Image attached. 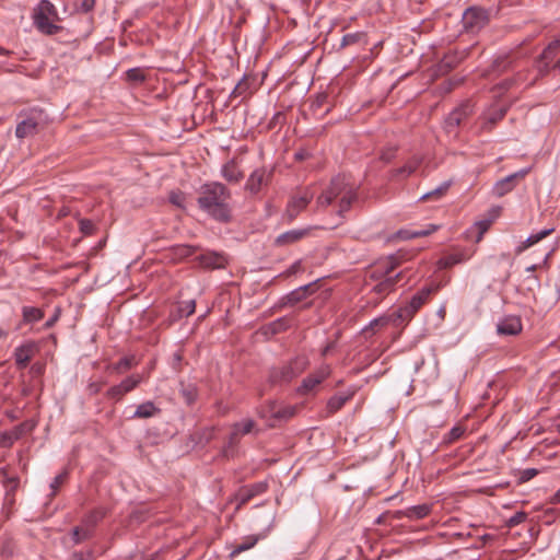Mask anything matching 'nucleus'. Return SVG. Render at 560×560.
Segmentation results:
<instances>
[{"mask_svg": "<svg viewBox=\"0 0 560 560\" xmlns=\"http://www.w3.org/2000/svg\"><path fill=\"white\" fill-rule=\"evenodd\" d=\"M231 191L219 182H210L200 186L197 205L212 219L226 223L231 220L229 200Z\"/></svg>", "mask_w": 560, "mask_h": 560, "instance_id": "1", "label": "nucleus"}, {"mask_svg": "<svg viewBox=\"0 0 560 560\" xmlns=\"http://www.w3.org/2000/svg\"><path fill=\"white\" fill-rule=\"evenodd\" d=\"M400 255H392L371 271V278L380 280L374 287L377 293H385L393 290L394 285L401 278L402 272L392 276V272L400 265Z\"/></svg>", "mask_w": 560, "mask_h": 560, "instance_id": "2", "label": "nucleus"}, {"mask_svg": "<svg viewBox=\"0 0 560 560\" xmlns=\"http://www.w3.org/2000/svg\"><path fill=\"white\" fill-rule=\"evenodd\" d=\"M58 19L57 9L49 0H40L34 9L33 23L45 35H55L62 30L55 23Z\"/></svg>", "mask_w": 560, "mask_h": 560, "instance_id": "3", "label": "nucleus"}, {"mask_svg": "<svg viewBox=\"0 0 560 560\" xmlns=\"http://www.w3.org/2000/svg\"><path fill=\"white\" fill-rule=\"evenodd\" d=\"M537 77H545L551 71L560 72V35L553 38L536 58Z\"/></svg>", "mask_w": 560, "mask_h": 560, "instance_id": "4", "label": "nucleus"}, {"mask_svg": "<svg viewBox=\"0 0 560 560\" xmlns=\"http://www.w3.org/2000/svg\"><path fill=\"white\" fill-rule=\"evenodd\" d=\"M46 122V115L43 109L32 108L19 121L15 128V136L24 139L36 135Z\"/></svg>", "mask_w": 560, "mask_h": 560, "instance_id": "5", "label": "nucleus"}, {"mask_svg": "<svg viewBox=\"0 0 560 560\" xmlns=\"http://www.w3.org/2000/svg\"><path fill=\"white\" fill-rule=\"evenodd\" d=\"M488 12L478 7H470L466 9L462 19L464 28L470 33L479 32L488 24Z\"/></svg>", "mask_w": 560, "mask_h": 560, "instance_id": "6", "label": "nucleus"}, {"mask_svg": "<svg viewBox=\"0 0 560 560\" xmlns=\"http://www.w3.org/2000/svg\"><path fill=\"white\" fill-rule=\"evenodd\" d=\"M301 371L302 368L298 366V360L291 361L281 366L272 368L269 372V383L272 385L288 384L295 378Z\"/></svg>", "mask_w": 560, "mask_h": 560, "instance_id": "7", "label": "nucleus"}, {"mask_svg": "<svg viewBox=\"0 0 560 560\" xmlns=\"http://www.w3.org/2000/svg\"><path fill=\"white\" fill-rule=\"evenodd\" d=\"M472 105L470 102H464L454 108L444 120V129L450 135H456L457 128L472 114Z\"/></svg>", "mask_w": 560, "mask_h": 560, "instance_id": "8", "label": "nucleus"}, {"mask_svg": "<svg viewBox=\"0 0 560 560\" xmlns=\"http://www.w3.org/2000/svg\"><path fill=\"white\" fill-rule=\"evenodd\" d=\"M273 175V168H267L265 166L254 170L247 178L245 189L250 194H258L264 187H267Z\"/></svg>", "mask_w": 560, "mask_h": 560, "instance_id": "9", "label": "nucleus"}, {"mask_svg": "<svg viewBox=\"0 0 560 560\" xmlns=\"http://www.w3.org/2000/svg\"><path fill=\"white\" fill-rule=\"evenodd\" d=\"M268 490L267 481H258L255 483L246 485L241 487L235 493L236 510H240L243 505L248 503L252 499L257 495L265 493Z\"/></svg>", "mask_w": 560, "mask_h": 560, "instance_id": "10", "label": "nucleus"}, {"mask_svg": "<svg viewBox=\"0 0 560 560\" xmlns=\"http://www.w3.org/2000/svg\"><path fill=\"white\" fill-rule=\"evenodd\" d=\"M34 428L35 423L33 421H23L22 423L15 425L12 430L0 434V446L5 448L11 447L15 441L32 432Z\"/></svg>", "mask_w": 560, "mask_h": 560, "instance_id": "11", "label": "nucleus"}, {"mask_svg": "<svg viewBox=\"0 0 560 560\" xmlns=\"http://www.w3.org/2000/svg\"><path fill=\"white\" fill-rule=\"evenodd\" d=\"M313 194L305 191L302 196H293L287 206L283 218L290 223L307 207Z\"/></svg>", "mask_w": 560, "mask_h": 560, "instance_id": "12", "label": "nucleus"}, {"mask_svg": "<svg viewBox=\"0 0 560 560\" xmlns=\"http://www.w3.org/2000/svg\"><path fill=\"white\" fill-rule=\"evenodd\" d=\"M528 172L529 168H523L516 173H513L500 179L493 186V194L497 197H503L508 192L512 191L516 185V182L523 179L528 174Z\"/></svg>", "mask_w": 560, "mask_h": 560, "instance_id": "13", "label": "nucleus"}, {"mask_svg": "<svg viewBox=\"0 0 560 560\" xmlns=\"http://www.w3.org/2000/svg\"><path fill=\"white\" fill-rule=\"evenodd\" d=\"M521 317H503L497 324L499 336H516L522 331Z\"/></svg>", "mask_w": 560, "mask_h": 560, "instance_id": "14", "label": "nucleus"}, {"mask_svg": "<svg viewBox=\"0 0 560 560\" xmlns=\"http://www.w3.org/2000/svg\"><path fill=\"white\" fill-rule=\"evenodd\" d=\"M329 375V369L322 368L316 373L305 377L299 387L300 394H308Z\"/></svg>", "mask_w": 560, "mask_h": 560, "instance_id": "15", "label": "nucleus"}, {"mask_svg": "<svg viewBox=\"0 0 560 560\" xmlns=\"http://www.w3.org/2000/svg\"><path fill=\"white\" fill-rule=\"evenodd\" d=\"M36 347L33 342L24 343L14 351V359L18 369H25L35 353Z\"/></svg>", "mask_w": 560, "mask_h": 560, "instance_id": "16", "label": "nucleus"}, {"mask_svg": "<svg viewBox=\"0 0 560 560\" xmlns=\"http://www.w3.org/2000/svg\"><path fill=\"white\" fill-rule=\"evenodd\" d=\"M465 58V52H448L446 54L442 60L438 63V72L440 74H446L455 67H457L462 60Z\"/></svg>", "mask_w": 560, "mask_h": 560, "instance_id": "17", "label": "nucleus"}, {"mask_svg": "<svg viewBox=\"0 0 560 560\" xmlns=\"http://www.w3.org/2000/svg\"><path fill=\"white\" fill-rule=\"evenodd\" d=\"M198 259L200 265L205 268L219 269L224 268L226 265V258L222 254L215 252L201 254Z\"/></svg>", "mask_w": 560, "mask_h": 560, "instance_id": "18", "label": "nucleus"}, {"mask_svg": "<svg viewBox=\"0 0 560 560\" xmlns=\"http://www.w3.org/2000/svg\"><path fill=\"white\" fill-rule=\"evenodd\" d=\"M308 234L307 229L290 230L277 236L275 244L277 246H287L294 244Z\"/></svg>", "mask_w": 560, "mask_h": 560, "instance_id": "19", "label": "nucleus"}, {"mask_svg": "<svg viewBox=\"0 0 560 560\" xmlns=\"http://www.w3.org/2000/svg\"><path fill=\"white\" fill-rule=\"evenodd\" d=\"M222 177L229 182L236 184L243 178V172L240 170L237 162L232 159L228 161L221 168Z\"/></svg>", "mask_w": 560, "mask_h": 560, "instance_id": "20", "label": "nucleus"}, {"mask_svg": "<svg viewBox=\"0 0 560 560\" xmlns=\"http://www.w3.org/2000/svg\"><path fill=\"white\" fill-rule=\"evenodd\" d=\"M353 185L349 183L345 175H338L331 179L327 190L334 198H337L341 197L348 189H351Z\"/></svg>", "mask_w": 560, "mask_h": 560, "instance_id": "21", "label": "nucleus"}, {"mask_svg": "<svg viewBox=\"0 0 560 560\" xmlns=\"http://www.w3.org/2000/svg\"><path fill=\"white\" fill-rule=\"evenodd\" d=\"M432 287L423 288L416 293L408 303V314H413L420 310V307L428 301L430 294L434 291Z\"/></svg>", "mask_w": 560, "mask_h": 560, "instance_id": "22", "label": "nucleus"}, {"mask_svg": "<svg viewBox=\"0 0 560 560\" xmlns=\"http://www.w3.org/2000/svg\"><path fill=\"white\" fill-rule=\"evenodd\" d=\"M290 326L289 317H278L272 323L262 326L259 330L260 334L266 337L275 336L281 331H284Z\"/></svg>", "mask_w": 560, "mask_h": 560, "instance_id": "23", "label": "nucleus"}, {"mask_svg": "<svg viewBox=\"0 0 560 560\" xmlns=\"http://www.w3.org/2000/svg\"><path fill=\"white\" fill-rule=\"evenodd\" d=\"M316 282L308 283L305 285H302L295 290H293L288 296H287V304L295 305L300 303L303 299H305L308 294H312L315 292Z\"/></svg>", "mask_w": 560, "mask_h": 560, "instance_id": "24", "label": "nucleus"}, {"mask_svg": "<svg viewBox=\"0 0 560 560\" xmlns=\"http://www.w3.org/2000/svg\"><path fill=\"white\" fill-rule=\"evenodd\" d=\"M262 538H265L264 535L246 536L241 544L233 546V548L230 552V558L233 559L236 556H238L240 553L252 549Z\"/></svg>", "mask_w": 560, "mask_h": 560, "instance_id": "25", "label": "nucleus"}, {"mask_svg": "<svg viewBox=\"0 0 560 560\" xmlns=\"http://www.w3.org/2000/svg\"><path fill=\"white\" fill-rule=\"evenodd\" d=\"M358 199V189L353 186L351 189H348L346 194H343L340 197L338 214L340 217H345V213L350 210L352 205L357 202Z\"/></svg>", "mask_w": 560, "mask_h": 560, "instance_id": "26", "label": "nucleus"}, {"mask_svg": "<svg viewBox=\"0 0 560 560\" xmlns=\"http://www.w3.org/2000/svg\"><path fill=\"white\" fill-rule=\"evenodd\" d=\"M352 396L353 392L349 394H336L330 397L326 406L328 413L332 415L339 411L345 406V404L352 398Z\"/></svg>", "mask_w": 560, "mask_h": 560, "instance_id": "27", "label": "nucleus"}, {"mask_svg": "<svg viewBox=\"0 0 560 560\" xmlns=\"http://www.w3.org/2000/svg\"><path fill=\"white\" fill-rule=\"evenodd\" d=\"M161 412L153 401H145L139 405L133 413V418L148 419L152 418Z\"/></svg>", "mask_w": 560, "mask_h": 560, "instance_id": "28", "label": "nucleus"}, {"mask_svg": "<svg viewBox=\"0 0 560 560\" xmlns=\"http://www.w3.org/2000/svg\"><path fill=\"white\" fill-rule=\"evenodd\" d=\"M553 232V229H546V230H542L538 233H535V234H532L529 235L517 248H516V253L517 254H521L522 252H524L525 249H527L528 247L535 245L536 243H538L539 241H541L542 238H545L546 236H548L549 234H551Z\"/></svg>", "mask_w": 560, "mask_h": 560, "instance_id": "29", "label": "nucleus"}, {"mask_svg": "<svg viewBox=\"0 0 560 560\" xmlns=\"http://www.w3.org/2000/svg\"><path fill=\"white\" fill-rule=\"evenodd\" d=\"M179 393L188 406L192 405L198 398V388L191 383L185 384L182 382Z\"/></svg>", "mask_w": 560, "mask_h": 560, "instance_id": "30", "label": "nucleus"}, {"mask_svg": "<svg viewBox=\"0 0 560 560\" xmlns=\"http://www.w3.org/2000/svg\"><path fill=\"white\" fill-rule=\"evenodd\" d=\"M241 427L232 425V431L228 438L226 445L224 446L225 456L232 455L241 441Z\"/></svg>", "mask_w": 560, "mask_h": 560, "instance_id": "31", "label": "nucleus"}, {"mask_svg": "<svg viewBox=\"0 0 560 560\" xmlns=\"http://www.w3.org/2000/svg\"><path fill=\"white\" fill-rule=\"evenodd\" d=\"M107 514V510L103 506L92 510L83 520V524L86 527H91L94 530L96 524L102 521Z\"/></svg>", "mask_w": 560, "mask_h": 560, "instance_id": "32", "label": "nucleus"}, {"mask_svg": "<svg viewBox=\"0 0 560 560\" xmlns=\"http://www.w3.org/2000/svg\"><path fill=\"white\" fill-rule=\"evenodd\" d=\"M94 532L91 527L75 526L71 532V538L74 545L81 544L93 536Z\"/></svg>", "mask_w": 560, "mask_h": 560, "instance_id": "33", "label": "nucleus"}, {"mask_svg": "<svg viewBox=\"0 0 560 560\" xmlns=\"http://www.w3.org/2000/svg\"><path fill=\"white\" fill-rule=\"evenodd\" d=\"M389 317H374V319L361 330L365 338L372 337L377 330L382 329L388 324Z\"/></svg>", "mask_w": 560, "mask_h": 560, "instance_id": "34", "label": "nucleus"}, {"mask_svg": "<svg viewBox=\"0 0 560 560\" xmlns=\"http://www.w3.org/2000/svg\"><path fill=\"white\" fill-rule=\"evenodd\" d=\"M431 512V505L419 504L407 509L406 517L410 520H422Z\"/></svg>", "mask_w": 560, "mask_h": 560, "instance_id": "35", "label": "nucleus"}, {"mask_svg": "<svg viewBox=\"0 0 560 560\" xmlns=\"http://www.w3.org/2000/svg\"><path fill=\"white\" fill-rule=\"evenodd\" d=\"M422 159L419 156L411 158L404 166L395 170V176H409L420 166Z\"/></svg>", "mask_w": 560, "mask_h": 560, "instance_id": "36", "label": "nucleus"}, {"mask_svg": "<svg viewBox=\"0 0 560 560\" xmlns=\"http://www.w3.org/2000/svg\"><path fill=\"white\" fill-rule=\"evenodd\" d=\"M138 364V361L133 354L127 355L121 358L119 361H117L113 369L117 373H124L129 371L131 368L136 366Z\"/></svg>", "mask_w": 560, "mask_h": 560, "instance_id": "37", "label": "nucleus"}, {"mask_svg": "<svg viewBox=\"0 0 560 560\" xmlns=\"http://www.w3.org/2000/svg\"><path fill=\"white\" fill-rule=\"evenodd\" d=\"M451 182H444L435 189L428 191L420 197V200H432L442 198L448 190Z\"/></svg>", "mask_w": 560, "mask_h": 560, "instance_id": "38", "label": "nucleus"}, {"mask_svg": "<svg viewBox=\"0 0 560 560\" xmlns=\"http://www.w3.org/2000/svg\"><path fill=\"white\" fill-rule=\"evenodd\" d=\"M364 38H365V34L362 32L346 34L341 38L340 49L351 46V45L363 43Z\"/></svg>", "mask_w": 560, "mask_h": 560, "instance_id": "39", "label": "nucleus"}, {"mask_svg": "<svg viewBox=\"0 0 560 560\" xmlns=\"http://www.w3.org/2000/svg\"><path fill=\"white\" fill-rule=\"evenodd\" d=\"M466 429L463 427V425H455L453 427L450 432H447L444 438H443V444H452L456 441H458L459 439H462V436L464 435Z\"/></svg>", "mask_w": 560, "mask_h": 560, "instance_id": "40", "label": "nucleus"}, {"mask_svg": "<svg viewBox=\"0 0 560 560\" xmlns=\"http://www.w3.org/2000/svg\"><path fill=\"white\" fill-rule=\"evenodd\" d=\"M328 95L327 94H318L315 100L311 103V109L314 115H325L329 112V107H327L323 113L322 108L327 103Z\"/></svg>", "mask_w": 560, "mask_h": 560, "instance_id": "41", "label": "nucleus"}, {"mask_svg": "<svg viewBox=\"0 0 560 560\" xmlns=\"http://www.w3.org/2000/svg\"><path fill=\"white\" fill-rule=\"evenodd\" d=\"M492 212H493V218L492 219H487V220H481V221L476 222L475 225L478 229V235H477L476 242H480L481 241L483 234L491 226V224L493 222V219L495 217H498V214H499V210H497V209H493Z\"/></svg>", "mask_w": 560, "mask_h": 560, "instance_id": "42", "label": "nucleus"}, {"mask_svg": "<svg viewBox=\"0 0 560 560\" xmlns=\"http://www.w3.org/2000/svg\"><path fill=\"white\" fill-rule=\"evenodd\" d=\"M178 315H192L196 311V302L192 299L177 302Z\"/></svg>", "mask_w": 560, "mask_h": 560, "instance_id": "43", "label": "nucleus"}, {"mask_svg": "<svg viewBox=\"0 0 560 560\" xmlns=\"http://www.w3.org/2000/svg\"><path fill=\"white\" fill-rule=\"evenodd\" d=\"M141 381L142 378L139 374H133L121 381L120 385L122 387V390L127 394L135 389L141 383Z\"/></svg>", "mask_w": 560, "mask_h": 560, "instance_id": "44", "label": "nucleus"}, {"mask_svg": "<svg viewBox=\"0 0 560 560\" xmlns=\"http://www.w3.org/2000/svg\"><path fill=\"white\" fill-rule=\"evenodd\" d=\"M126 79L132 83H142L145 80V73L141 68H131L126 72Z\"/></svg>", "mask_w": 560, "mask_h": 560, "instance_id": "45", "label": "nucleus"}, {"mask_svg": "<svg viewBox=\"0 0 560 560\" xmlns=\"http://www.w3.org/2000/svg\"><path fill=\"white\" fill-rule=\"evenodd\" d=\"M505 114H506L505 107H500L498 109H494L493 112H491L488 115L486 125H490V127L493 126L499 120H501L505 116Z\"/></svg>", "mask_w": 560, "mask_h": 560, "instance_id": "46", "label": "nucleus"}, {"mask_svg": "<svg viewBox=\"0 0 560 560\" xmlns=\"http://www.w3.org/2000/svg\"><path fill=\"white\" fill-rule=\"evenodd\" d=\"M68 471L67 470H63L61 471L60 474H58L51 481L50 483V488L52 490V495H55L57 493V491L59 490V488L66 482V480L68 479Z\"/></svg>", "mask_w": 560, "mask_h": 560, "instance_id": "47", "label": "nucleus"}, {"mask_svg": "<svg viewBox=\"0 0 560 560\" xmlns=\"http://www.w3.org/2000/svg\"><path fill=\"white\" fill-rule=\"evenodd\" d=\"M463 258L458 255H448L446 257H443L439 260L440 268H450L454 265L462 262Z\"/></svg>", "mask_w": 560, "mask_h": 560, "instance_id": "48", "label": "nucleus"}, {"mask_svg": "<svg viewBox=\"0 0 560 560\" xmlns=\"http://www.w3.org/2000/svg\"><path fill=\"white\" fill-rule=\"evenodd\" d=\"M270 412L272 413V418L279 419V420L289 419L290 417L293 416V410L288 409V408L275 410V404L270 405Z\"/></svg>", "mask_w": 560, "mask_h": 560, "instance_id": "49", "label": "nucleus"}, {"mask_svg": "<svg viewBox=\"0 0 560 560\" xmlns=\"http://www.w3.org/2000/svg\"><path fill=\"white\" fill-rule=\"evenodd\" d=\"M170 202L178 208H184L185 195L182 191H172L170 194Z\"/></svg>", "mask_w": 560, "mask_h": 560, "instance_id": "50", "label": "nucleus"}, {"mask_svg": "<svg viewBox=\"0 0 560 560\" xmlns=\"http://www.w3.org/2000/svg\"><path fill=\"white\" fill-rule=\"evenodd\" d=\"M248 89H249V83L245 79H243L235 85L234 90L231 93V96H234V97L241 96V95L245 94Z\"/></svg>", "mask_w": 560, "mask_h": 560, "instance_id": "51", "label": "nucleus"}, {"mask_svg": "<svg viewBox=\"0 0 560 560\" xmlns=\"http://www.w3.org/2000/svg\"><path fill=\"white\" fill-rule=\"evenodd\" d=\"M233 425L241 427V435L249 434L255 428V421L252 419L244 420L242 422H236Z\"/></svg>", "mask_w": 560, "mask_h": 560, "instance_id": "52", "label": "nucleus"}, {"mask_svg": "<svg viewBox=\"0 0 560 560\" xmlns=\"http://www.w3.org/2000/svg\"><path fill=\"white\" fill-rule=\"evenodd\" d=\"M438 229H439L438 225L429 224L427 229H420V230L412 231L411 236H415V238H417V237H424V236H428V235L432 234Z\"/></svg>", "mask_w": 560, "mask_h": 560, "instance_id": "53", "label": "nucleus"}, {"mask_svg": "<svg viewBox=\"0 0 560 560\" xmlns=\"http://www.w3.org/2000/svg\"><path fill=\"white\" fill-rule=\"evenodd\" d=\"M527 517V514L525 512H517L512 517L509 518L506 522V525L509 527H514L521 523H523Z\"/></svg>", "mask_w": 560, "mask_h": 560, "instance_id": "54", "label": "nucleus"}, {"mask_svg": "<svg viewBox=\"0 0 560 560\" xmlns=\"http://www.w3.org/2000/svg\"><path fill=\"white\" fill-rule=\"evenodd\" d=\"M126 393L122 390V387L120 384L112 386L107 390V397L119 400Z\"/></svg>", "mask_w": 560, "mask_h": 560, "instance_id": "55", "label": "nucleus"}, {"mask_svg": "<svg viewBox=\"0 0 560 560\" xmlns=\"http://www.w3.org/2000/svg\"><path fill=\"white\" fill-rule=\"evenodd\" d=\"M93 557V550H88L86 553L82 551H75L68 558V560H92Z\"/></svg>", "mask_w": 560, "mask_h": 560, "instance_id": "56", "label": "nucleus"}, {"mask_svg": "<svg viewBox=\"0 0 560 560\" xmlns=\"http://www.w3.org/2000/svg\"><path fill=\"white\" fill-rule=\"evenodd\" d=\"M335 198L330 195V192L326 189L320 196L317 198V205L320 207L329 206Z\"/></svg>", "mask_w": 560, "mask_h": 560, "instance_id": "57", "label": "nucleus"}, {"mask_svg": "<svg viewBox=\"0 0 560 560\" xmlns=\"http://www.w3.org/2000/svg\"><path fill=\"white\" fill-rule=\"evenodd\" d=\"M80 230L88 235L93 234L95 225L91 220L83 219L80 221Z\"/></svg>", "mask_w": 560, "mask_h": 560, "instance_id": "58", "label": "nucleus"}, {"mask_svg": "<svg viewBox=\"0 0 560 560\" xmlns=\"http://www.w3.org/2000/svg\"><path fill=\"white\" fill-rule=\"evenodd\" d=\"M538 474L537 469L535 468H528L521 472L520 480L521 482L529 481L532 478H534Z\"/></svg>", "mask_w": 560, "mask_h": 560, "instance_id": "59", "label": "nucleus"}, {"mask_svg": "<svg viewBox=\"0 0 560 560\" xmlns=\"http://www.w3.org/2000/svg\"><path fill=\"white\" fill-rule=\"evenodd\" d=\"M95 5V0H81L80 9L81 11L88 13L93 10Z\"/></svg>", "mask_w": 560, "mask_h": 560, "instance_id": "60", "label": "nucleus"}, {"mask_svg": "<svg viewBox=\"0 0 560 560\" xmlns=\"http://www.w3.org/2000/svg\"><path fill=\"white\" fill-rule=\"evenodd\" d=\"M302 268V262L301 260H296L295 262H293L289 269L285 271V275L287 276H291V275H294L296 272H299Z\"/></svg>", "mask_w": 560, "mask_h": 560, "instance_id": "61", "label": "nucleus"}, {"mask_svg": "<svg viewBox=\"0 0 560 560\" xmlns=\"http://www.w3.org/2000/svg\"><path fill=\"white\" fill-rule=\"evenodd\" d=\"M310 156H311V153L305 149H301L294 153V159L296 161H304V160L308 159Z\"/></svg>", "mask_w": 560, "mask_h": 560, "instance_id": "62", "label": "nucleus"}, {"mask_svg": "<svg viewBox=\"0 0 560 560\" xmlns=\"http://www.w3.org/2000/svg\"><path fill=\"white\" fill-rule=\"evenodd\" d=\"M395 156V150L394 149H388L386 151H384L381 155V160L388 163L392 161V159Z\"/></svg>", "mask_w": 560, "mask_h": 560, "instance_id": "63", "label": "nucleus"}, {"mask_svg": "<svg viewBox=\"0 0 560 560\" xmlns=\"http://www.w3.org/2000/svg\"><path fill=\"white\" fill-rule=\"evenodd\" d=\"M412 234V231L410 230H399L397 232V237L401 238V240H411V238H415V236H411Z\"/></svg>", "mask_w": 560, "mask_h": 560, "instance_id": "64", "label": "nucleus"}]
</instances>
